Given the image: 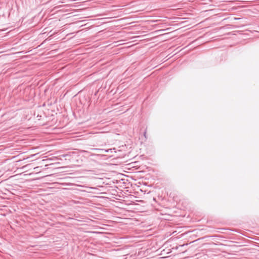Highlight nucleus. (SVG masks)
Segmentation results:
<instances>
[{
    "instance_id": "7ed1b4c3",
    "label": "nucleus",
    "mask_w": 259,
    "mask_h": 259,
    "mask_svg": "<svg viewBox=\"0 0 259 259\" xmlns=\"http://www.w3.org/2000/svg\"><path fill=\"white\" fill-rule=\"evenodd\" d=\"M50 152H51V151H50L49 155H59L58 154H60L59 152L56 153H54V154H52V153L51 154Z\"/></svg>"
},
{
    "instance_id": "f03ea898",
    "label": "nucleus",
    "mask_w": 259,
    "mask_h": 259,
    "mask_svg": "<svg viewBox=\"0 0 259 259\" xmlns=\"http://www.w3.org/2000/svg\"><path fill=\"white\" fill-rule=\"evenodd\" d=\"M141 136H142H142H144L145 139H147L146 131H145V132L143 133V135H142Z\"/></svg>"
},
{
    "instance_id": "20e7f679",
    "label": "nucleus",
    "mask_w": 259,
    "mask_h": 259,
    "mask_svg": "<svg viewBox=\"0 0 259 259\" xmlns=\"http://www.w3.org/2000/svg\"><path fill=\"white\" fill-rule=\"evenodd\" d=\"M140 139H142V140H143V139H142V137L139 138Z\"/></svg>"
},
{
    "instance_id": "f257e3e1",
    "label": "nucleus",
    "mask_w": 259,
    "mask_h": 259,
    "mask_svg": "<svg viewBox=\"0 0 259 259\" xmlns=\"http://www.w3.org/2000/svg\"><path fill=\"white\" fill-rule=\"evenodd\" d=\"M59 155H61L62 157H66L67 156H70L69 154H59Z\"/></svg>"
},
{
    "instance_id": "39448f33",
    "label": "nucleus",
    "mask_w": 259,
    "mask_h": 259,
    "mask_svg": "<svg viewBox=\"0 0 259 259\" xmlns=\"http://www.w3.org/2000/svg\"><path fill=\"white\" fill-rule=\"evenodd\" d=\"M184 245H185L184 244H183L182 245H181V246H183Z\"/></svg>"
}]
</instances>
